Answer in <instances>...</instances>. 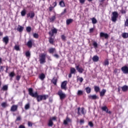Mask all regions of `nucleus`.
Wrapping results in <instances>:
<instances>
[{
	"instance_id": "dca6fc26",
	"label": "nucleus",
	"mask_w": 128,
	"mask_h": 128,
	"mask_svg": "<svg viewBox=\"0 0 128 128\" xmlns=\"http://www.w3.org/2000/svg\"><path fill=\"white\" fill-rule=\"evenodd\" d=\"M92 60L93 62H98V60H100V58L98 56H94L92 57Z\"/></svg>"
},
{
	"instance_id": "f03ea898",
	"label": "nucleus",
	"mask_w": 128,
	"mask_h": 128,
	"mask_svg": "<svg viewBox=\"0 0 128 128\" xmlns=\"http://www.w3.org/2000/svg\"><path fill=\"white\" fill-rule=\"evenodd\" d=\"M57 94L60 96V100H64L66 98V95L62 90H60Z\"/></svg>"
},
{
	"instance_id": "f3484780",
	"label": "nucleus",
	"mask_w": 128,
	"mask_h": 128,
	"mask_svg": "<svg viewBox=\"0 0 128 128\" xmlns=\"http://www.w3.org/2000/svg\"><path fill=\"white\" fill-rule=\"evenodd\" d=\"M17 30L18 32H22L24 30V27L18 25V27L17 28Z\"/></svg>"
},
{
	"instance_id": "052dcab7",
	"label": "nucleus",
	"mask_w": 128,
	"mask_h": 128,
	"mask_svg": "<svg viewBox=\"0 0 128 128\" xmlns=\"http://www.w3.org/2000/svg\"><path fill=\"white\" fill-rule=\"evenodd\" d=\"M22 120V118H20V116H18L17 117L16 120L19 121V120Z\"/></svg>"
},
{
	"instance_id": "f8f14e48",
	"label": "nucleus",
	"mask_w": 128,
	"mask_h": 128,
	"mask_svg": "<svg viewBox=\"0 0 128 128\" xmlns=\"http://www.w3.org/2000/svg\"><path fill=\"white\" fill-rule=\"evenodd\" d=\"M88 98L90 100H98V96L96 94L94 95H89L88 96Z\"/></svg>"
},
{
	"instance_id": "e2e57ef3",
	"label": "nucleus",
	"mask_w": 128,
	"mask_h": 128,
	"mask_svg": "<svg viewBox=\"0 0 128 128\" xmlns=\"http://www.w3.org/2000/svg\"><path fill=\"white\" fill-rule=\"evenodd\" d=\"M80 4H84V2H86V0H79Z\"/></svg>"
},
{
	"instance_id": "de8ad7c7",
	"label": "nucleus",
	"mask_w": 128,
	"mask_h": 128,
	"mask_svg": "<svg viewBox=\"0 0 128 128\" xmlns=\"http://www.w3.org/2000/svg\"><path fill=\"white\" fill-rule=\"evenodd\" d=\"M33 36L35 38H38V34L35 33L33 34Z\"/></svg>"
},
{
	"instance_id": "4be33fe9",
	"label": "nucleus",
	"mask_w": 128,
	"mask_h": 128,
	"mask_svg": "<svg viewBox=\"0 0 128 128\" xmlns=\"http://www.w3.org/2000/svg\"><path fill=\"white\" fill-rule=\"evenodd\" d=\"M102 110L104 112H108V107H106V106L102 107Z\"/></svg>"
},
{
	"instance_id": "bb28decb",
	"label": "nucleus",
	"mask_w": 128,
	"mask_h": 128,
	"mask_svg": "<svg viewBox=\"0 0 128 128\" xmlns=\"http://www.w3.org/2000/svg\"><path fill=\"white\" fill-rule=\"evenodd\" d=\"M86 90L87 94H90V92H92V89L90 87H87L86 88Z\"/></svg>"
},
{
	"instance_id": "c85d7f7f",
	"label": "nucleus",
	"mask_w": 128,
	"mask_h": 128,
	"mask_svg": "<svg viewBox=\"0 0 128 128\" xmlns=\"http://www.w3.org/2000/svg\"><path fill=\"white\" fill-rule=\"evenodd\" d=\"M53 125H54V122H52V120H49L48 122V126H52Z\"/></svg>"
},
{
	"instance_id": "8fccbe9b",
	"label": "nucleus",
	"mask_w": 128,
	"mask_h": 128,
	"mask_svg": "<svg viewBox=\"0 0 128 128\" xmlns=\"http://www.w3.org/2000/svg\"><path fill=\"white\" fill-rule=\"evenodd\" d=\"M1 106H2V108H6V102H4L2 104Z\"/></svg>"
},
{
	"instance_id": "09e8293b",
	"label": "nucleus",
	"mask_w": 128,
	"mask_h": 128,
	"mask_svg": "<svg viewBox=\"0 0 128 128\" xmlns=\"http://www.w3.org/2000/svg\"><path fill=\"white\" fill-rule=\"evenodd\" d=\"M88 126H90V128H92V127H94V124H92V122H88Z\"/></svg>"
},
{
	"instance_id": "4d7b16f0",
	"label": "nucleus",
	"mask_w": 128,
	"mask_h": 128,
	"mask_svg": "<svg viewBox=\"0 0 128 128\" xmlns=\"http://www.w3.org/2000/svg\"><path fill=\"white\" fill-rule=\"evenodd\" d=\"M53 56H54V58H60V56H58V54H54L53 55Z\"/></svg>"
},
{
	"instance_id": "13d9d810",
	"label": "nucleus",
	"mask_w": 128,
	"mask_h": 128,
	"mask_svg": "<svg viewBox=\"0 0 128 128\" xmlns=\"http://www.w3.org/2000/svg\"><path fill=\"white\" fill-rule=\"evenodd\" d=\"M94 28H91L90 29V32H94Z\"/></svg>"
},
{
	"instance_id": "6e6552de",
	"label": "nucleus",
	"mask_w": 128,
	"mask_h": 128,
	"mask_svg": "<svg viewBox=\"0 0 128 128\" xmlns=\"http://www.w3.org/2000/svg\"><path fill=\"white\" fill-rule=\"evenodd\" d=\"M84 108H78V114L79 116H80V114H84L86 113L84 112Z\"/></svg>"
},
{
	"instance_id": "bf43d9fd",
	"label": "nucleus",
	"mask_w": 128,
	"mask_h": 128,
	"mask_svg": "<svg viewBox=\"0 0 128 128\" xmlns=\"http://www.w3.org/2000/svg\"><path fill=\"white\" fill-rule=\"evenodd\" d=\"M16 80H20V76H16Z\"/></svg>"
},
{
	"instance_id": "680f3d73",
	"label": "nucleus",
	"mask_w": 128,
	"mask_h": 128,
	"mask_svg": "<svg viewBox=\"0 0 128 128\" xmlns=\"http://www.w3.org/2000/svg\"><path fill=\"white\" fill-rule=\"evenodd\" d=\"M121 13L124 14H126V12L125 11V10H124L123 9H122L121 10Z\"/></svg>"
},
{
	"instance_id": "a19ab883",
	"label": "nucleus",
	"mask_w": 128,
	"mask_h": 128,
	"mask_svg": "<svg viewBox=\"0 0 128 128\" xmlns=\"http://www.w3.org/2000/svg\"><path fill=\"white\" fill-rule=\"evenodd\" d=\"M59 4L62 8H64V1L60 2Z\"/></svg>"
},
{
	"instance_id": "ea45409f",
	"label": "nucleus",
	"mask_w": 128,
	"mask_h": 128,
	"mask_svg": "<svg viewBox=\"0 0 128 128\" xmlns=\"http://www.w3.org/2000/svg\"><path fill=\"white\" fill-rule=\"evenodd\" d=\"M50 120H51L52 122L54 121V122H56V116H53L52 117L50 118Z\"/></svg>"
},
{
	"instance_id": "603ef678",
	"label": "nucleus",
	"mask_w": 128,
	"mask_h": 128,
	"mask_svg": "<svg viewBox=\"0 0 128 128\" xmlns=\"http://www.w3.org/2000/svg\"><path fill=\"white\" fill-rule=\"evenodd\" d=\"M28 126H32V123L31 122H28Z\"/></svg>"
},
{
	"instance_id": "774afa93",
	"label": "nucleus",
	"mask_w": 128,
	"mask_h": 128,
	"mask_svg": "<svg viewBox=\"0 0 128 128\" xmlns=\"http://www.w3.org/2000/svg\"><path fill=\"white\" fill-rule=\"evenodd\" d=\"M56 2H55L54 3H53V6H54V8L56 6Z\"/></svg>"
},
{
	"instance_id": "e433bc0d",
	"label": "nucleus",
	"mask_w": 128,
	"mask_h": 128,
	"mask_svg": "<svg viewBox=\"0 0 128 128\" xmlns=\"http://www.w3.org/2000/svg\"><path fill=\"white\" fill-rule=\"evenodd\" d=\"M72 19H68V20H66V24H68H68H72Z\"/></svg>"
},
{
	"instance_id": "864d4df0",
	"label": "nucleus",
	"mask_w": 128,
	"mask_h": 128,
	"mask_svg": "<svg viewBox=\"0 0 128 128\" xmlns=\"http://www.w3.org/2000/svg\"><path fill=\"white\" fill-rule=\"evenodd\" d=\"M124 26H128V19L126 20V21L124 23Z\"/></svg>"
},
{
	"instance_id": "9d476101",
	"label": "nucleus",
	"mask_w": 128,
	"mask_h": 128,
	"mask_svg": "<svg viewBox=\"0 0 128 128\" xmlns=\"http://www.w3.org/2000/svg\"><path fill=\"white\" fill-rule=\"evenodd\" d=\"M100 37L101 38H104L106 40H108V34L106 33L101 32H100Z\"/></svg>"
},
{
	"instance_id": "20e7f679",
	"label": "nucleus",
	"mask_w": 128,
	"mask_h": 128,
	"mask_svg": "<svg viewBox=\"0 0 128 128\" xmlns=\"http://www.w3.org/2000/svg\"><path fill=\"white\" fill-rule=\"evenodd\" d=\"M46 54H42L40 56V64H44L46 62Z\"/></svg>"
},
{
	"instance_id": "1a4fd4ad",
	"label": "nucleus",
	"mask_w": 128,
	"mask_h": 128,
	"mask_svg": "<svg viewBox=\"0 0 128 128\" xmlns=\"http://www.w3.org/2000/svg\"><path fill=\"white\" fill-rule=\"evenodd\" d=\"M121 70L123 74H128V66H124L122 67Z\"/></svg>"
},
{
	"instance_id": "9b49d317",
	"label": "nucleus",
	"mask_w": 128,
	"mask_h": 128,
	"mask_svg": "<svg viewBox=\"0 0 128 128\" xmlns=\"http://www.w3.org/2000/svg\"><path fill=\"white\" fill-rule=\"evenodd\" d=\"M9 40L10 38H8V36H6L2 38V42L5 44H8Z\"/></svg>"
},
{
	"instance_id": "49530a36",
	"label": "nucleus",
	"mask_w": 128,
	"mask_h": 128,
	"mask_svg": "<svg viewBox=\"0 0 128 128\" xmlns=\"http://www.w3.org/2000/svg\"><path fill=\"white\" fill-rule=\"evenodd\" d=\"M109 64L108 60H106L104 62V66H108Z\"/></svg>"
},
{
	"instance_id": "c756f323",
	"label": "nucleus",
	"mask_w": 128,
	"mask_h": 128,
	"mask_svg": "<svg viewBox=\"0 0 128 128\" xmlns=\"http://www.w3.org/2000/svg\"><path fill=\"white\" fill-rule=\"evenodd\" d=\"M122 36L124 38H128V33H123Z\"/></svg>"
},
{
	"instance_id": "69168bd1",
	"label": "nucleus",
	"mask_w": 128,
	"mask_h": 128,
	"mask_svg": "<svg viewBox=\"0 0 128 128\" xmlns=\"http://www.w3.org/2000/svg\"><path fill=\"white\" fill-rule=\"evenodd\" d=\"M53 9H54V7H50L49 8L50 12H52V10Z\"/></svg>"
},
{
	"instance_id": "aec40b11",
	"label": "nucleus",
	"mask_w": 128,
	"mask_h": 128,
	"mask_svg": "<svg viewBox=\"0 0 128 128\" xmlns=\"http://www.w3.org/2000/svg\"><path fill=\"white\" fill-rule=\"evenodd\" d=\"M30 103H27L24 106V109L26 110H30Z\"/></svg>"
},
{
	"instance_id": "423d86ee",
	"label": "nucleus",
	"mask_w": 128,
	"mask_h": 128,
	"mask_svg": "<svg viewBox=\"0 0 128 128\" xmlns=\"http://www.w3.org/2000/svg\"><path fill=\"white\" fill-rule=\"evenodd\" d=\"M58 34V29L54 28L49 32V35L50 36H54V34Z\"/></svg>"
},
{
	"instance_id": "f704fd0d",
	"label": "nucleus",
	"mask_w": 128,
	"mask_h": 128,
	"mask_svg": "<svg viewBox=\"0 0 128 128\" xmlns=\"http://www.w3.org/2000/svg\"><path fill=\"white\" fill-rule=\"evenodd\" d=\"M26 10H23L21 12V16H26Z\"/></svg>"
},
{
	"instance_id": "5fc2aeb1",
	"label": "nucleus",
	"mask_w": 128,
	"mask_h": 128,
	"mask_svg": "<svg viewBox=\"0 0 128 128\" xmlns=\"http://www.w3.org/2000/svg\"><path fill=\"white\" fill-rule=\"evenodd\" d=\"M78 80H80V82H84V78H79L78 79Z\"/></svg>"
},
{
	"instance_id": "a18cd8bd",
	"label": "nucleus",
	"mask_w": 128,
	"mask_h": 128,
	"mask_svg": "<svg viewBox=\"0 0 128 128\" xmlns=\"http://www.w3.org/2000/svg\"><path fill=\"white\" fill-rule=\"evenodd\" d=\"M93 46L95 48H98V43L96 42H93Z\"/></svg>"
},
{
	"instance_id": "0eeeda50",
	"label": "nucleus",
	"mask_w": 128,
	"mask_h": 128,
	"mask_svg": "<svg viewBox=\"0 0 128 128\" xmlns=\"http://www.w3.org/2000/svg\"><path fill=\"white\" fill-rule=\"evenodd\" d=\"M76 70L78 72H79L80 74H82V72H84V68L80 67V65L76 66Z\"/></svg>"
},
{
	"instance_id": "37998d69",
	"label": "nucleus",
	"mask_w": 128,
	"mask_h": 128,
	"mask_svg": "<svg viewBox=\"0 0 128 128\" xmlns=\"http://www.w3.org/2000/svg\"><path fill=\"white\" fill-rule=\"evenodd\" d=\"M26 56L27 58H30V52H26Z\"/></svg>"
},
{
	"instance_id": "7ed1b4c3",
	"label": "nucleus",
	"mask_w": 128,
	"mask_h": 128,
	"mask_svg": "<svg viewBox=\"0 0 128 128\" xmlns=\"http://www.w3.org/2000/svg\"><path fill=\"white\" fill-rule=\"evenodd\" d=\"M112 20L113 22H116L118 18V14L116 12H114L112 13Z\"/></svg>"
},
{
	"instance_id": "7c9ffc66",
	"label": "nucleus",
	"mask_w": 128,
	"mask_h": 128,
	"mask_svg": "<svg viewBox=\"0 0 128 128\" xmlns=\"http://www.w3.org/2000/svg\"><path fill=\"white\" fill-rule=\"evenodd\" d=\"M55 50H56V49L54 48H51L49 49L48 52L50 54H52L53 52H54Z\"/></svg>"
},
{
	"instance_id": "ddd939ff",
	"label": "nucleus",
	"mask_w": 128,
	"mask_h": 128,
	"mask_svg": "<svg viewBox=\"0 0 128 128\" xmlns=\"http://www.w3.org/2000/svg\"><path fill=\"white\" fill-rule=\"evenodd\" d=\"M66 84H67L66 81H64L62 83L61 88H62V90H66Z\"/></svg>"
},
{
	"instance_id": "412c9836",
	"label": "nucleus",
	"mask_w": 128,
	"mask_h": 128,
	"mask_svg": "<svg viewBox=\"0 0 128 128\" xmlns=\"http://www.w3.org/2000/svg\"><path fill=\"white\" fill-rule=\"evenodd\" d=\"M122 92H128V86L125 85L122 87Z\"/></svg>"
},
{
	"instance_id": "cd10ccee",
	"label": "nucleus",
	"mask_w": 128,
	"mask_h": 128,
	"mask_svg": "<svg viewBox=\"0 0 128 128\" xmlns=\"http://www.w3.org/2000/svg\"><path fill=\"white\" fill-rule=\"evenodd\" d=\"M54 38H52V36H50V38H49V42H50V44H54Z\"/></svg>"
},
{
	"instance_id": "b1692460",
	"label": "nucleus",
	"mask_w": 128,
	"mask_h": 128,
	"mask_svg": "<svg viewBox=\"0 0 128 128\" xmlns=\"http://www.w3.org/2000/svg\"><path fill=\"white\" fill-rule=\"evenodd\" d=\"M27 46H28V48H32V42L31 41V40L28 41Z\"/></svg>"
},
{
	"instance_id": "39448f33",
	"label": "nucleus",
	"mask_w": 128,
	"mask_h": 128,
	"mask_svg": "<svg viewBox=\"0 0 128 128\" xmlns=\"http://www.w3.org/2000/svg\"><path fill=\"white\" fill-rule=\"evenodd\" d=\"M28 92L30 96H32V98H34L36 96L38 92H35L34 93V90L32 88H29L28 89Z\"/></svg>"
},
{
	"instance_id": "6e6d98bb",
	"label": "nucleus",
	"mask_w": 128,
	"mask_h": 128,
	"mask_svg": "<svg viewBox=\"0 0 128 128\" xmlns=\"http://www.w3.org/2000/svg\"><path fill=\"white\" fill-rule=\"evenodd\" d=\"M84 119H81L80 120V124H84Z\"/></svg>"
},
{
	"instance_id": "5701e85b",
	"label": "nucleus",
	"mask_w": 128,
	"mask_h": 128,
	"mask_svg": "<svg viewBox=\"0 0 128 128\" xmlns=\"http://www.w3.org/2000/svg\"><path fill=\"white\" fill-rule=\"evenodd\" d=\"M70 122V120L68 118H66V120H64V124H68V122Z\"/></svg>"
},
{
	"instance_id": "c03bdc74",
	"label": "nucleus",
	"mask_w": 128,
	"mask_h": 128,
	"mask_svg": "<svg viewBox=\"0 0 128 128\" xmlns=\"http://www.w3.org/2000/svg\"><path fill=\"white\" fill-rule=\"evenodd\" d=\"M82 90H78L77 93L78 96H82Z\"/></svg>"
},
{
	"instance_id": "a211bd4d",
	"label": "nucleus",
	"mask_w": 128,
	"mask_h": 128,
	"mask_svg": "<svg viewBox=\"0 0 128 128\" xmlns=\"http://www.w3.org/2000/svg\"><path fill=\"white\" fill-rule=\"evenodd\" d=\"M76 72V68H71L70 70V73L72 74H75Z\"/></svg>"
},
{
	"instance_id": "393cba45",
	"label": "nucleus",
	"mask_w": 128,
	"mask_h": 128,
	"mask_svg": "<svg viewBox=\"0 0 128 128\" xmlns=\"http://www.w3.org/2000/svg\"><path fill=\"white\" fill-rule=\"evenodd\" d=\"M91 20H92V24H96L98 22V20H96V19L94 18H92Z\"/></svg>"
},
{
	"instance_id": "72a5a7b5",
	"label": "nucleus",
	"mask_w": 128,
	"mask_h": 128,
	"mask_svg": "<svg viewBox=\"0 0 128 128\" xmlns=\"http://www.w3.org/2000/svg\"><path fill=\"white\" fill-rule=\"evenodd\" d=\"M14 76H16V74H14V72L9 73V76L10 78H14Z\"/></svg>"
},
{
	"instance_id": "4468645a",
	"label": "nucleus",
	"mask_w": 128,
	"mask_h": 128,
	"mask_svg": "<svg viewBox=\"0 0 128 128\" xmlns=\"http://www.w3.org/2000/svg\"><path fill=\"white\" fill-rule=\"evenodd\" d=\"M34 13L33 12H30L27 14V18H34Z\"/></svg>"
},
{
	"instance_id": "473e14b6",
	"label": "nucleus",
	"mask_w": 128,
	"mask_h": 128,
	"mask_svg": "<svg viewBox=\"0 0 128 128\" xmlns=\"http://www.w3.org/2000/svg\"><path fill=\"white\" fill-rule=\"evenodd\" d=\"M14 50H17V51H19V50H20V46L18 45H15L14 47Z\"/></svg>"
},
{
	"instance_id": "4c0bfd02",
	"label": "nucleus",
	"mask_w": 128,
	"mask_h": 128,
	"mask_svg": "<svg viewBox=\"0 0 128 128\" xmlns=\"http://www.w3.org/2000/svg\"><path fill=\"white\" fill-rule=\"evenodd\" d=\"M8 85H5L2 88V90H8Z\"/></svg>"
},
{
	"instance_id": "3c124183",
	"label": "nucleus",
	"mask_w": 128,
	"mask_h": 128,
	"mask_svg": "<svg viewBox=\"0 0 128 128\" xmlns=\"http://www.w3.org/2000/svg\"><path fill=\"white\" fill-rule=\"evenodd\" d=\"M61 38H62V40H66V36H64V35H62Z\"/></svg>"
},
{
	"instance_id": "f257e3e1",
	"label": "nucleus",
	"mask_w": 128,
	"mask_h": 128,
	"mask_svg": "<svg viewBox=\"0 0 128 128\" xmlns=\"http://www.w3.org/2000/svg\"><path fill=\"white\" fill-rule=\"evenodd\" d=\"M34 98H36L37 101L38 102H42V100H46L48 98V95H38L37 92V96Z\"/></svg>"
},
{
	"instance_id": "0e129e2a",
	"label": "nucleus",
	"mask_w": 128,
	"mask_h": 128,
	"mask_svg": "<svg viewBox=\"0 0 128 128\" xmlns=\"http://www.w3.org/2000/svg\"><path fill=\"white\" fill-rule=\"evenodd\" d=\"M18 128H26V127L24 126L23 125H20L19 126Z\"/></svg>"
},
{
	"instance_id": "6ab92c4d",
	"label": "nucleus",
	"mask_w": 128,
	"mask_h": 128,
	"mask_svg": "<svg viewBox=\"0 0 128 128\" xmlns=\"http://www.w3.org/2000/svg\"><path fill=\"white\" fill-rule=\"evenodd\" d=\"M106 92V90L102 89V90L100 92V96H104Z\"/></svg>"
},
{
	"instance_id": "58836bf2",
	"label": "nucleus",
	"mask_w": 128,
	"mask_h": 128,
	"mask_svg": "<svg viewBox=\"0 0 128 128\" xmlns=\"http://www.w3.org/2000/svg\"><path fill=\"white\" fill-rule=\"evenodd\" d=\"M26 30L28 32H30L32 31V28L30 26H28L26 28Z\"/></svg>"
},
{
	"instance_id": "79ce46f5",
	"label": "nucleus",
	"mask_w": 128,
	"mask_h": 128,
	"mask_svg": "<svg viewBox=\"0 0 128 128\" xmlns=\"http://www.w3.org/2000/svg\"><path fill=\"white\" fill-rule=\"evenodd\" d=\"M50 22H54V20H56V16H54L50 18Z\"/></svg>"
},
{
	"instance_id": "a878e982",
	"label": "nucleus",
	"mask_w": 128,
	"mask_h": 128,
	"mask_svg": "<svg viewBox=\"0 0 128 128\" xmlns=\"http://www.w3.org/2000/svg\"><path fill=\"white\" fill-rule=\"evenodd\" d=\"M94 91L96 92H100V88L99 86H94Z\"/></svg>"
},
{
	"instance_id": "2eb2a0df",
	"label": "nucleus",
	"mask_w": 128,
	"mask_h": 128,
	"mask_svg": "<svg viewBox=\"0 0 128 128\" xmlns=\"http://www.w3.org/2000/svg\"><path fill=\"white\" fill-rule=\"evenodd\" d=\"M11 112H16L18 110V105H13L10 108Z\"/></svg>"
},
{
	"instance_id": "338daca9",
	"label": "nucleus",
	"mask_w": 128,
	"mask_h": 128,
	"mask_svg": "<svg viewBox=\"0 0 128 128\" xmlns=\"http://www.w3.org/2000/svg\"><path fill=\"white\" fill-rule=\"evenodd\" d=\"M0 70H2V72H4V66H0Z\"/></svg>"
},
{
	"instance_id": "2f4dec72",
	"label": "nucleus",
	"mask_w": 128,
	"mask_h": 128,
	"mask_svg": "<svg viewBox=\"0 0 128 128\" xmlns=\"http://www.w3.org/2000/svg\"><path fill=\"white\" fill-rule=\"evenodd\" d=\"M39 78L40 79L42 80L44 79V78H46V76H44V74H42L40 76Z\"/></svg>"
},
{
	"instance_id": "c9c22d12",
	"label": "nucleus",
	"mask_w": 128,
	"mask_h": 128,
	"mask_svg": "<svg viewBox=\"0 0 128 128\" xmlns=\"http://www.w3.org/2000/svg\"><path fill=\"white\" fill-rule=\"evenodd\" d=\"M52 82V84H56V82H57L56 78H53Z\"/></svg>"
}]
</instances>
